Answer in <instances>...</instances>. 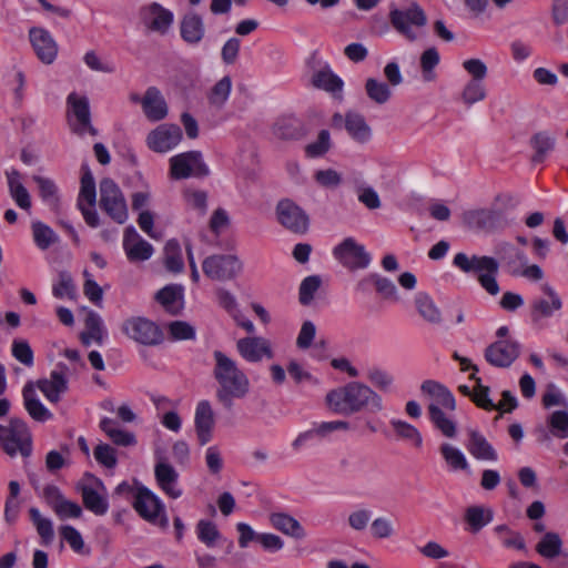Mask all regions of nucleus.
Listing matches in <instances>:
<instances>
[{
	"label": "nucleus",
	"mask_w": 568,
	"mask_h": 568,
	"mask_svg": "<svg viewBox=\"0 0 568 568\" xmlns=\"http://www.w3.org/2000/svg\"><path fill=\"white\" fill-rule=\"evenodd\" d=\"M213 377L217 383L216 398L224 407H231L234 399L246 397L250 379L236 361L221 351L213 352Z\"/></svg>",
	"instance_id": "1"
},
{
	"label": "nucleus",
	"mask_w": 568,
	"mask_h": 568,
	"mask_svg": "<svg viewBox=\"0 0 568 568\" xmlns=\"http://www.w3.org/2000/svg\"><path fill=\"white\" fill-rule=\"evenodd\" d=\"M326 405L336 414L349 415L367 407L371 412L383 410L382 397L369 386L352 382L332 389L325 398Z\"/></svg>",
	"instance_id": "2"
},
{
	"label": "nucleus",
	"mask_w": 568,
	"mask_h": 568,
	"mask_svg": "<svg viewBox=\"0 0 568 568\" xmlns=\"http://www.w3.org/2000/svg\"><path fill=\"white\" fill-rule=\"evenodd\" d=\"M453 266L466 274H475L480 286L490 295L500 291L497 283L499 263L495 257L487 255H467L459 252L453 258Z\"/></svg>",
	"instance_id": "3"
},
{
	"label": "nucleus",
	"mask_w": 568,
	"mask_h": 568,
	"mask_svg": "<svg viewBox=\"0 0 568 568\" xmlns=\"http://www.w3.org/2000/svg\"><path fill=\"white\" fill-rule=\"evenodd\" d=\"M389 21L393 28L408 41H416L425 36L427 18L416 2H412L405 8L390 10Z\"/></svg>",
	"instance_id": "4"
},
{
	"label": "nucleus",
	"mask_w": 568,
	"mask_h": 568,
	"mask_svg": "<svg viewBox=\"0 0 568 568\" xmlns=\"http://www.w3.org/2000/svg\"><path fill=\"white\" fill-rule=\"evenodd\" d=\"M0 448L10 457L18 454L27 457L31 454V434L26 422L11 418L7 425L0 424Z\"/></svg>",
	"instance_id": "5"
},
{
	"label": "nucleus",
	"mask_w": 568,
	"mask_h": 568,
	"mask_svg": "<svg viewBox=\"0 0 568 568\" xmlns=\"http://www.w3.org/2000/svg\"><path fill=\"white\" fill-rule=\"evenodd\" d=\"M132 507L136 514L151 525L163 529L169 526L166 507L163 500L146 486H141L135 493V500Z\"/></svg>",
	"instance_id": "6"
},
{
	"label": "nucleus",
	"mask_w": 568,
	"mask_h": 568,
	"mask_svg": "<svg viewBox=\"0 0 568 568\" xmlns=\"http://www.w3.org/2000/svg\"><path fill=\"white\" fill-rule=\"evenodd\" d=\"M332 254L341 265L349 271L367 268L372 262V256L365 246L352 236L335 245Z\"/></svg>",
	"instance_id": "7"
},
{
	"label": "nucleus",
	"mask_w": 568,
	"mask_h": 568,
	"mask_svg": "<svg viewBox=\"0 0 568 568\" xmlns=\"http://www.w3.org/2000/svg\"><path fill=\"white\" fill-rule=\"evenodd\" d=\"M202 270L213 281L227 282L242 273L243 263L234 254H214L203 261Z\"/></svg>",
	"instance_id": "8"
},
{
	"label": "nucleus",
	"mask_w": 568,
	"mask_h": 568,
	"mask_svg": "<svg viewBox=\"0 0 568 568\" xmlns=\"http://www.w3.org/2000/svg\"><path fill=\"white\" fill-rule=\"evenodd\" d=\"M169 163L170 176L173 180L204 178L210 173L202 154L197 151H189L173 155L169 160Z\"/></svg>",
	"instance_id": "9"
},
{
	"label": "nucleus",
	"mask_w": 568,
	"mask_h": 568,
	"mask_svg": "<svg viewBox=\"0 0 568 568\" xmlns=\"http://www.w3.org/2000/svg\"><path fill=\"white\" fill-rule=\"evenodd\" d=\"M100 205L114 222L123 224L128 220L124 196L120 187L110 179H104L100 183Z\"/></svg>",
	"instance_id": "10"
},
{
	"label": "nucleus",
	"mask_w": 568,
	"mask_h": 568,
	"mask_svg": "<svg viewBox=\"0 0 568 568\" xmlns=\"http://www.w3.org/2000/svg\"><path fill=\"white\" fill-rule=\"evenodd\" d=\"M68 122L71 130L77 134L91 133L94 130L91 125L89 100L84 95L72 92L67 98Z\"/></svg>",
	"instance_id": "11"
},
{
	"label": "nucleus",
	"mask_w": 568,
	"mask_h": 568,
	"mask_svg": "<svg viewBox=\"0 0 568 568\" xmlns=\"http://www.w3.org/2000/svg\"><path fill=\"white\" fill-rule=\"evenodd\" d=\"M333 126H344L348 136L357 144H367L373 139V130L365 116L355 111H347L344 115L335 113L332 118Z\"/></svg>",
	"instance_id": "12"
},
{
	"label": "nucleus",
	"mask_w": 568,
	"mask_h": 568,
	"mask_svg": "<svg viewBox=\"0 0 568 568\" xmlns=\"http://www.w3.org/2000/svg\"><path fill=\"white\" fill-rule=\"evenodd\" d=\"M182 130L176 124H160L149 132L145 139L146 146L156 153H168L182 141Z\"/></svg>",
	"instance_id": "13"
},
{
	"label": "nucleus",
	"mask_w": 568,
	"mask_h": 568,
	"mask_svg": "<svg viewBox=\"0 0 568 568\" xmlns=\"http://www.w3.org/2000/svg\"><path fill=\"white\" fill-rule=\"evenodd\" d=\"M139 17L143 27L154 33L165 34L173 24L174 14L159 2H151L140 9Z\"/></svg>",
	"instance_id": "14"
},
{
	"label": "nucleus",
	"mask_w": 568,
	"mask_h": 568,
	"mask_svg": "<svg viewBox=\"0 0 568 568\" xmlns=\"http://www.w3.org/2000/svg\"><path fill=\"white\" fill-rule=\"evenodd\" d=\"M84 507L97 516H103L109 510L108 491L104 484L94 476H89L81 486Z\"/></svg>",
	"instance_id": "15"
},
{
	"label": "nucleus",
	"mask_w": 568,
	"mask_h": 568,
	"mask_svg": "<svg viewBox=\"0 0 568 568\" xmlns=\"http://www.w3.org/2000/svg\"><path fill=\"white\" fill-rule=\"evenodd\" d=\"M123 333L131 339L143 345H155L162 341V332L144 317H132L123 322Z\"/></svg>",
	"instance_id": "16"
},
{
	"label": "nucleus",
	"mask_w": 568,
	"mask_h": 568,
	"mask_svg": "<svg viewBox=\"0 0 568 568\" xmlns=\"http://www.w3.org/2000/svg\"><path fill=\"white\" fill-rule=\"evenodd\" d=\"M154 477L158 487L170 498L178 499L183 495V489L179 484V473L161 455H155Z\"/></svg>",
	"instance_id": "17"
},
{
	"label": "nucleus",
	"mask_w": 568,
	"mask_h": 568,
	"mask_svg": "<svg viewBox=\"0 0 568 568\" xmlns=\"http://www.w3.org/2000/svg\"><path fill=\"white\" fill-rule=\"evenodd\" d=\"M236 351L248 363L272 359L275 356L272 342L263 336H247L236 342Z\"/></svg>",
	"instance_id": "18"
},
{
	"label": "nucleus",
	"mask_w": 568,
	"mask_h": 568,
	"mask_svg": "<svg viewBox=\"0 0 568 568\" xmlns=\"http://www.w3.org/2000/svg\"><path fill=\"white\" fill-rule=\"evenodd\" d=\"M277 221L294 233H305L308 229L307 214L291 200H282L276 206Z\"/></svg>",
	"instance_id": "19"
},
{
	"label": "nucleus",
	"mask_w": 568,
	"mask_h": 568,
	"mask_svg": "<svg viewBox=\"0 0 568 568\" xmlns=\"http://www.w3.org/2000/svg\"><path fill=\"white\" fill-rule=\"evenodd\" d=\"M463 222L471 230L493 232L504 226L500 211L495 209H476L463 213Z\"/></svg>",
	"instance_id": "20"
},
{
	"label": "nucleus",
	"mask_w": 568,
	"mask_h": 568,
	"mask_svg": "<svg viewBox=\"0 0 568 568\" xmlns=\"http://www.w3.org/2000/svg\"><path fill=\"white\" fill-rule=\"evenodd\" d=\"M520 345L511 339H498L485 351L486 361L495 367H508L519 356Z\"/></svg>",
	"instance_id": "21"
},
{
	"label": "nucleus",
	"mask_w": 568,
	"mask_h": 568,
	"mask_svg": "<svg viewBox=\"0 0 568 568\" xmlns=\"http://www.w3.org/2000/svg\"><path fill=\"white\" fill-rule=\"evenodd\" d=\"M29 39L38 59L44 64L54 62L58 55V44L51 33L43 28H31Z\"/></svg>",
	"instance_id": "22"
},
{
	"label": "nucleus",
	"mask_w": 568,
	"mask_h": 568,
	"mask_svg": "<svg viewBox=\"0 0 568 568\" xmlns=\"http://www.w3.org/2000/svg\"><path fill=\"white\" fill-rule=\"evenodd\" d=\"M123 250L130 262L146 261L154 252L153 246L133 226H129L124 231Z\"/></svg>",
	"instance_id": "23"
},
{
	"label": "nucleus",
	"mask_w": 568,
	"mask_h": 568,
	"mask_svg": "<svg viewBox=\"0 0 568 568\" xmlns=\"http://www.w3.org/2000/svg\"><path fill=\"white\" fill-rule=\"evenodd\" d=\"M215 415L209 400H200L195 407L194 426L199 443L205 445L212 439Z\"/></svg>",
	"instance_id": "24"
},
{
	"label": "nucleus",
	"mask_w": 568,
	"mask_h": 568,
	"mask_svg": "<svg viewBox=\"0 0 568 568\" xmlns=\"http://www.w3.org/2000/svg\"><path fill=\"white\" fill-rule=\"evenodd\" d=\"M142 111L145 118L151 122H159L166 118L169 113L168 103L155 87H149L141 100Z\"/></svg>",
	"instance_id": "25"
},
{
	"label": "nucleus",
	"mask_w": 568,
	"mask_h": 568,
	"mask_svg": "<svg viewBox=\"0 0 568 568\" xmlns=\"http://www.w3.org/2000/svg\"><path fill=\"white\" fill-rule=\"evenodd\" d=\"M38 388L50 403H58L61 395L68 390L65 368L53 369L48 378L38 382Z\"/></svg>",
	"instance_id": "26"
},
{
	"label": "nucleus",
	"mask_w": 568,
	"mask_h": 568,
	"mask_svg": "<svg viewBox=\"0 0 568 568\" xmlns=\"http://www.w3.org/2000/svg\"><path fill=\"white\" fill-rule=\"evenodd\" d=\"M312 84L321 90H324L333 95L339 94L343 90V80L333 72L327 62H321L318 69L314 70Z\"/></svg>",
	"instance_id": "27"
},
{
	"label": "nucleus",
	"mask_w": 568,
	"mask_h": 568,
	"mask_svg": "<svg viewBox=\"0 0 568 568\" xmlns=\"http://www.w3.org/2000/svg\"><path fill=\"white\" fill-rule=\"evenodd\" d=\"M156 301L170 314H178L184 306V288L182 285L164 286L155 295Z\"/></svg>",
	"instance_id": "28"
},
{
	"label": "nucleus",
	"mask_w": 568,
	"mask_h": 568,
	"mask_svg": "<svg viewBox=\"0 0 568 568\" xmlns=\"http://www.w3.org/2000/svg\"><path fill=\"white\" fill-rule=\"evenodd\" d=\"M422 390L432 397V403L428 406L442 407L448 412H454L456 408V400L454 395L442 384L434 381H426L422 385Z\"/></svg>",
	"instance_id": "29"
},
{
	"label": "nucleus",
	"mask_w": 568,
	"mask_h": 568,
	"mask_svg": "<svg viewBox=\"0 0 568 568\" xmlns=\"http://www.w3.org/2000/svg\"><path fill=\"white\" fill-rule=\"evenodd\" d=\"M468 435L469 439L466 444V448L474 458L490 462L497 460L496 450L481 433L475 429H469Z\"/></svg>",
	"instance_id": "30"
},
{
	"label": "nucleus",
	"mask_w": 568,
	"mask_h": 568,
	"mask_svg": "<svg viewBox=\"0 0 568 568\" xmlns=\"http://www.w3.org/2000/svg\"><path fill=\"white\" fill-rule=\"evenodd\" d=\"M535 549L545 559L550 560L560 556L568 559V554L564 551V541L555 531H546L536 544Z\"/></svg>",
	"instance_id": "31"
},
{
	"label": "nucleus",
	"mask_w": 568,
	"mask_h": 568,
	"mask_svg": "<svg viewBox=\"0 0 568 568\" xmlns=\"http://www.w3.org/2000/svg\"><path fill=\"white\" fill-rule=\"evenodd\" d=\"M106 337V331L101 316L91 311L85 317V329L81 334V341L85 346L91 344L102 345Z\"/></svg>",
	"instance_id": "32"
},
{
	"label": "nucleus",
	"mask_w": 568,
	"mask_h": 568,
	"mask_svg": "<svg viewBox=\"0 0 568 568\" xmlns=\"http://www.w3.org/2000/svg\"><path fill=\"white\" fill-rule=\"evenodd\" d=\"M414 305L419 316L432 325H439L443 315L434 300L425 292H418L414 297Z\"/></svg>",
	"instance_id": "33"
},
{
	"label": "nucleus",
	"mask_w": 568,
	"mask_h": 568,
	"mask_svg": "<svg viewBox=\"0 0 568 568\" xmlns=\"http://www.w3.org/2000/svg\"><path fill=\"white\" fill-rule=\"evenodd\" d=\"M453 413L442 407L428 406L430 422L447 438H454L457 435V424Z\"/></svg>",
	"instance_id": "34"
},
{
	"label": "nucleus",
	"mask_w": 568,
	"mask_h": 568,
	"mask_svg": "<svg viewBox=\"0 0 568 568\" xmlns=\"http://www.w3.org/2000/svg\"><path fill=\"white\" fill-rule=\"evenodd\" d=\"M464 519L467 524V530L476 534L493 521L494 511L491 508L481 505L469 506L465 510Z\"/></svg>",
	"instance_id": "35"
},
{
	"label": "nucleus",
	"mask_w": 568,
	"mask_h": 568,
	"mask_svg": "<svg viewBox=\"0 0 568 568\" xmlns=\"http://www.w3.org/2000/svg\"><path fill=\"white\" fill-rule=\"evenodd\" d=\"M270 523L276 530L292 538L303 539L306 536L298 520L286 513L271 514Z\"/></svg>",
	"instance_id": "36"
},
{
	"label": "nucleus",
	"mask_w": 568,
	"mask_h": 568,
	"mask_svg": "<svg viewBox=\"0 0 568 568\" xmlns=\"http://www.w3.org/2000/svg\"><path fill=\"white\" fill-rule=\"evenodd\" d=\"M544 297L536 300L532 304V312L538 317H549L562 306L559 295L547 284L541 287Z\"/></svg>",
	"instance_id": "37"
},
{
	"label": "nucleus",
	"mask_w": 568,
	"mask_h": 568,
	"mask_svg": "<svg viewBox=\"0 0 568 568\" xmlns=\"http://www.w3.org/2000/svg\"><path fill=\"white\" fill-rule=\"evenodd\" d=\"M181 37L189 44H197L204 37L205 28L202 18L196 13H187L181 21Z\"/></svg>",
	"instance_id": "38"
},
{
	"label": "nucleus",
	"mask_w": 568,
	"mask_h": 568,
	"mask_svg": "<svg viewBox=\"0 0 568 568\" xmlns=\"http://www.w3.org/2000/svg\"><path fill=\"white\" fill-rule=\"evenodd\" d=\"M24 407L29 415L38 420L45 422L52 417V414L37 397L36 389L32 384H27L22 390Z\"/></svg>",
	"instance_id": "39"
},
{
	"label": "nucleus",
	"mask_w": 568,
	"mask_h": 568,
	"mask_svg": "<svg viewBox=\"0 0 568 568\" xmlns=\"http://www.w3.org/2000/svg\"><path fill=\"white\" fill-rule=\"evenodd\" d=\"M29 516L40 537V544L44 547L51 546L55 536L51 518L43 516L36 507L29 509Z\"/></svg>",
	"instance_id": "40"
},
{
	"label": "nucleus",
	"mask_w": 568,
	"mask_h": 568,
	"mask_svg": "<svg viewBox=\"0 0 568 568\" xmlns=\"http://www.w3.org/2000/svg\"><path fill=\"white\" fill-rule=\"evenodd\" d=\"M439 454L450 471L467 470L469 467L464 452L450 443L440 444Z\"/></svg>",
	"instance_id": "41"
},
{
	"label": "nucleus",
	"mask_w": 568,
	"mask_h": 568,
	"mask_svg": "<svg viewBox=\"0 0 568 568\" xmlns=\"http://www.w3.org/2000/svg\"><path fill=\"white\" fill-rule=\"evenodd\" d=\"M100 428L118 446H133L136 444L134 434L121 428L118 423L111 418L104 417L100 422Z\"/></svg>",
	"instance_id": "42"
},
{
	"label": "nucleus",
	"mask_w": 568,
	"mask_h": 568,
	"mask_svg": "<svg viewBox=\"0 0 568 568\" xmlns=\"http://www.w3.org/2000/svg\"><path fill=\"white\" fill-rule=\"evenodd\" d=\"M9 192L16 204L22 210L31 207V199L28 190L23 186L20 180V173L17 170L6 172Z\"/></svg>",
	"instance_id": "43"
},
{
	"label": "nucleus",
	"mask_w": 568,
	"mask_h": 568,
	"mask_svg": "<svg viewBox=\"0 0 568 568\" xmlns=\"http://www.w3.org/2000/svg\"><path fill=\"white\" fill-rule=\"evenodd\" d=\"M232 92V79L229 75L220 79L207 92L209 104L221 110L227 102Z\"/></svg>",
	"instance_id": "44"
},
{
	"label": "nucleus",
	"mask_w": 568,
	"mask_h": 568,
	"mask_svg": "<svg viewBox=\"0 0 568 568\" xmlns=\"http://www.w3.org/2000/svg\"><path fill=\"white\" fill-rule=\"evenodd\" d=\"M183 203L185 209L203 216L207 210V193L203 190L186 187L182 193Z\"/></svg>",
	"instance_id": "45"
},
{
	"label": "nucleus",
	"mask_w": 568,
	"mask_h": 568,
	"mask_svg": "<svg viewBox=\"0 0 568 568\" xmlns=\"http://www.w3.org/2000/svg\"><path fill=\"white\" fill-rule=\"evenodd\" d=\"M556 138L548 132H538L531 138V146L535 150L532 162L540 163L555 148Z\"/></svg>",
	"instance_id": "46"
},
{
	"label": "nucleus",
	"mask_w": 568,
	"mask_h": 568,
	"mask_svg": "<svg viewBox=\"0 0 568 568\" xmlns=\"http://www.w3.org/2000/svg\"><path fill=\"white\" fill-rule=\"evenodd\" d=\"M365 91L369 100L379 105L387 103L393 94L388 83L375 78L366 80Z\"/></svg>",
	"instance_id": "47"
},
{
	"label": "nucleus",
	"mask_w": 568,
	"mask_h": 568,
	"mask_svg": "<svg viewBox=\"0 0 568 568\" xmlns=\"http://www.w3.org/2000/svg\"><path fill=\"white\" fill-rule=\"evenodd\" d=\"M33 241L40 250H48L52 244L57 243L59 236L57 233L47 224L34 221L31 225Z\"/></svg>",
	"instance_id": "48"
},
{
	"label": "nucleus",
	"mask_w": 568,
	"mask_h": 568,
	"mask_svg": "<svg viewBox=\"0 0 568 568\" xmlns=\"http://www.w3.org/2000/svg\"><path fill=\"white\" fill-rule=\"evenodd\" d=\"M390 425L398 438L410 443L416 448L423 446V436L414 425L400 419H392Z\"/></svg>",
	"instance_id": "49"
},
{
	"label": "nucleus",
	"mask_w": 568,
	"mask_h": 568,
	"mask_svg": "<svg viewBox=\"0 0 568 568\" xmlns=\"http://www.w3.org/2000/svg\"><path fill=\"white\" fill-rule=\"evenodd\" d=\"M164 264L168 271L180 273L184 268L182 248L176 240H170L164 247Z\"/></svg>",
	"instance_id": "50"
},
{
	"label": "nucleus",
	"mask_w": 568,
	"mask_h": 568,
	"mask_svg": "<svg viewBox=\"0 0 568 568\" xmlns=\"http://www.w3.org/2000/svg\"><path fill=\"white\" fill-rule=\"evenodd\" d=\"M486 97L487 91L485 83L480 81L468 80L460 92V100L467 106L484 101Z\"/></svg>",
	"instance_id": "51"
},
{
	"label": "nucleus",
	"mask_w": 568,
	"mask_h": 568,
	"mask_svg": "<svg viewBox=\"0 0 568 568\" xmlns=\"http://www.w3.org/2000/svg\"><path fill=\"white\" fill-rule=\"evenodd\" d=\"M274 134L285 140L297 139L302 134L301 122L294 116H284L275 123Z\"/></svg>",
	"instance_id": "52"
},
{
	"label": "nucleus",
	"mask_w": 568,
	"mask_h": 568,
	"mask_svg": "<svg viewBox=\"0 0 568 568\" xmlns=\"http://www.w3.org/2000/svg\"><path fill=\"white\" fill-rule=\"evenodd\" d=\"M196 536L201 542L210 548L214 547L222 537L216 524L207 519L199 520Z\"/></svg>",
	"instance_id": "53"
},
{
	"label": "nucleus",
	"mask_w": 568,
	"mask_h": 568,
	"mask_svg": "<svg viewBox=\"0 0 568 568\" xmlns=\"http://www.w3.org/2000/svg\"><path fill=\"white\" fill-rule=\"evenodd\" d=\"M439 60V53L435 48H429L422 53L420 70L425 82H432L436 79L435 68L438 65Z\"/></svg>",
	"instance_id": "54"
},
{
	"label": "nucleus",
	"mask_w": 568,
	"mask_h": 568,
	"mask_svg": "<svg viewBox=\"0 0 568 568\" xmlns=\"http://www.w3.org/2000/svg\"><path fill=\"white\" fill-rule=\"evenodd\" d=\"M97 199L95 182L93 175L88 170L82 174L81 187L78 196V206H94Z\"/></svg>",
	"instance_id": "55"
},
{
	"label": "nucleus",
	"mask_w": 568,
	"mask_h": 568,
	"mask_svg": "<svg viewBox=\"0 0 568 568\" xmlns=\"http://www.w3.org/2000/svg\"><path fill=\"white\" fill-rule=\"evenodd\" d=\"M52 294L57 298L74 300L77 296L75 285L68 272H60L58 281L52 286Z\"/></svg>",
	"instance_id": "56"
},
{
	"label": "nucleus",
	"mask_w": 568,
	"mask_h": 568,
	"mask_svg": "<svg viewBox=\"0 0 568 568\" xmlns=\"http://www.w3.org/2000/svg\"><path fill=\"white\" fill-rule=\"evenodd\" d=\"M60 535L63 540L68 542L70 548L79 555H88L89 549L85 548L84 540L82 535L78 529L70 525H64L60 527Z\"/></svg>",
	"instance_id": "57"
},
{
	"label": "nucleus",
	"mask_w": 568,
	"mask_h": 568,
	"mask_svg": "<svg viewBox=\"0 0 568 568\" xmlns=\"http://www.w3.org/2000/svg\"><path fill=\"white\" fill-rule=\"evenodd\" d=\"M373 511L367 507H357L353 509L348 517L347 524L355 531L365 530L372 521Z\"/></svg>",
	"instance_id": "58"
},
{
	"label": "nucleus",
	"mask_w": 568,
	"mask_h": 568,
	"mask_svg": "<svg viewBox=\"0 0 568 568\" xmlns=\"http://www.w3.org/2000/svg\"><path fill=\"white\" fill-rule=\"evenodd\" d=\"M369 534L375 539H388L395 534V527L389 518L379 516L372 520Z\"/></svg>",
	"instance_id": "59"
},
{
	"label": "nucleus",
	"mask_w": 568,
	"mask_h": 568,
	"mask_svg": "<svg viewBox=\"0 0 568 568\" xmlns=\"http://www.w3.org/2000/svg\"><path fill=\"white\" fill-rule=\"evenodd\" d=\"M368 382L382 392H389L394 377L387 371L379 367H372L367 371Z\"/></svg>",
	"instance_id": "60"
},
{
	"label": "nucleus",
	"mask_w": 568,
	"mask_h": 568,
	"mask_svg": "<svg viewBox=\"0 0 568 568\" xmlns=\"http://www.w3.org/2000/svg\"><path fill=\"white\" fill-rule=\"evenodd\" d=\"M548 425L551 433L559 438L568 437V412L555 410L548 417Z\"/></svg>",
	"instance_id": "61"
},
{
	"label": "nucleus",
	"mask_w": 568,
	"mask_h": 568,
	"mask_svg": "<svg viewBox=\"0 0 568 568\" xmlns=\"http://www.w3.org/2000/svg\"><path fill=\"white\" fill-rule=\"evenodd\" d=\"M357 200L368 210H377L381 207L382 202L376 190L371 185H358L355 189Z\"/></svg>",
	"instance_id": "62"
},
{
	"label": "nucleus",
	"mask_w": 568,
	"mask_h": 568,
	"mask_svg": "<svg viewBox=\"0 0 568 568\" xmlns=\"http://www.w3.org/2000/svg\"><path fill=\"white\" fill-rule=\"evenodd\" d=\"M321 286V278L317 275H311L305 277L300 286V302L303 305H308L313 298L315 293Z\"/></svg>",
	"instance_id": "63"
},
{
	"label": "nucleus",
	"mask_w": 568,
	"mask_h": 568,
	"mask_svg": "<svg viewBox=\"0 0 568 568\" xmlns=\"http://www.w3.org/2000/svg\"><path fill=\"white\" fill-rule=\"evenodd\" d=\"M545 408L554 406H568V399L565 394L555 385L548 384L541 398Z\"/></svg>",
	"instance_id": "64"
}]
</instances>
